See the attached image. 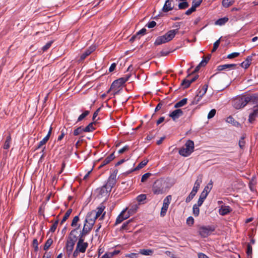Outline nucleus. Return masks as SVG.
Masks as SVG:
<instances>
[{
  "mask_svg": "<svg viewBox=\"0 0 258 258\" xmlns=\"http://www.w3.org/2000/svg\"><path fill=\"white\" fill-rule=\"evenodd\" d=\"M96 219L95 216L92 215V211H91L87 214L85 220H87V222L90 223V220H91L93 221V224L94 225Z\"/></svg>",
  "mask_w": 258,
  "mask_h": 258,
  "instance_id": "c756f323",
  "label": "nucleus"
},
{
  "mask_svg": "<svg viewBox=\"0 0 258 258\" xmlns=\"http://www.w3.org/2000/svg\"><path fill=\"white\" fill-rule=\"evenodd\" d=\"M230 212V208L228 206H222L219 210L220 215L224 216L227 215Z\"/></svg>",
  "mask_w": 258,
  "mask_h": 258,
  "instance_id": "412c9836",
  "label": "nucleus"
},
{
  "mask_svg": "<svg viewBox=\"0 0 258 258\" xmlns=\"http://www.w3.org/2000/svg\"><path fill=\"white\" fill-rule=\"evenodd\" d=\"M94 50V47H90L86 50L80 56V60H84L87 56L89 55Z\"/></svg>",
  "mask_w": 258,
  "mask_h": 258,
  "instance_id": "4be33fe9",
  "label": "nucleus"
},
{
  "mask_svg": "<svg viewBox=\"0 0 258 258\" xmlns=\"http://www.w3.org/2000/svg\"><path fill=\"white\" fill-rule=\"evenodd\" d=\"M252 59V56H248L247 57L246 59L240 63V66L242 68L244 69H247L249 67L250 64H251V61Z\"/></svg>",
  "mask_w": 258,
  "mask_h": 258,
  "instance_id": "aec40b11",
  "label": "nucleus"
},
{
  "mask_svg": "<svg viewBox=\"0 0 258 258\" xmlns=\"http://www.w3.org/2000/svg\"><path fill=\"white\" fill-rule=\"evenodd\" d=\"M48 140L49 139H48L47 137H45L41 141L39 142L37 149L40 148L41 146L45 144Z\"/></svg>",
  "mask_w": 258,
  "mask_h": 258,
  "instance_id": "09e8293b",
  "label": "nucleus"
},
{
  "mask_svg": "<svg viewBox=\"0 0 258 258\" xmlns=\"http://www.w3.org/2000/svg\"><path fill=\"white\" fill-rule=\"evenodd\" d=\"M178 33V29L175 30H171L168 31L164 35L168 42L171 41L175 37V35Z\"/></svg>",
  "mask_w": 258,
  "mask_h": 258,
  "instance_id": "dca6fc26",
  "label": "nucleus"
},
{
  "mask_svg": "<svg viewBox=\"0 0 258 258\" xmlns=\"http://www.w3.org/2000/svg\"><path fill=\"white\" fill-rule=\"evenodd\" d=\"M156 25V23L154 21H152L149 22L147 25L146 26L149 28H154Z\"/></svg>",
  "mask_w": 258,
  "mask_h": 258,
  "instance_id": "338daca9",
  "label": "nucleus"
},
{
  "mask_svg": "<svg viewBox=\"0 0 258 258\" xmlns=\"http://www.w3.org/2000/svg\"><path fill=\"white\" fill-rule=\"evenodd\" d=\"M192 212H193V214L195 215V216H196V217L198 216L200 214L199 206L194 205L193 206V208H192Z\"/></svg>",
  "mask_w": 258,
  "mask_h": 258,
  "instance_id": "c03bdc74",
  "label": "nucleus"
},
{
  "mask_svg": "<svg viewBox=\"0 0 258 258\" xmlns=\"http://www.w3.org/2000/svg\"><path fill=\"white\" fill-rule=\"evenodd\" d=\"M151 175V173H149V172H148V173H146L145 174H144V175H143V176H142V178H141V182H145Z\"/></svg>",
  "mask_w": 258,
  "mask_h": 258,
  "instance_id": "3c124183",
  "label": "nucleus"
},
{
  "mask_svg": "<svg viewBox=\"0 0 258 258\" xmlns=\"http://www.w3.org/2000/svg\"><path fill=\"white\" fill-rule=\"evenodd\" d=\"M105 209V207L103 205H101L98 207L97 209V211L92 210V215L95 216L96 218L97 219L103 213Z\"/></svg>",
  "mask_w": 258,
  "mask_h": 258,
  "instance_id": "a211bd4d",
  "label": "nucleus"
},
{
  "mask_svg": "<svg viewBox=\"0 0 258 258\" xmlns=\"http://www.w3.org/2000/svg\"><path fill=\"white\" fill-rule=\"evenodd\" d=\"M215 230V228L212 226H202L199 229V234L203 237L208 236Z\"/></svg>",
  "mask_w": 258,
  "mask_h": 258,
  "instance_id": "0eeeda50",
  "label": "nucleus"
},
{
  "mask_svg": "<svg viewBox=\"0 0 258 258\" xmlns=\"http://www.w3.org/2000/svg\"><path fill=\"white\" fill-rule=\"evenodd\" d=\"M245 146L244 138L241 137L239 141V146L241 149H243Z\"/></svg>",
  "mask_w": 258,
  "mask_h": 258,
  "instance_id": "e2e57ef3",
  "label": "nucleus"
},
{
  "mask_svg": "<svg viewBox=\"0 0 258 258\" xmlns=\"http://www.w3.org/2000/svg\"><path fill=\"white\" fill-rule=\"evenodd\" d=\"M252 253V246L250 244H248L247 245L246 254L248 258H251Z\"/></svg>",
  "mask_w": 258,
  "mask_h": 258,
  "instance_id": "a18cd8bd",
  "label": "nucleus"
},
{
  "mask_svg": "<svg viewBox=\"0 0 258 258\" xmlns=\"http://www.w3.org/2000/svg\"><path fill=\"white\" fill-rule=\"evenodd\" d=\"M258 117V105L253 108L252 113L249 114L248 118V122L252 123L255 120V118Z\"/></svg>",
  "mask_w": 258,
  "mask_h": 258,
  "instance_id": "ddd939ff",
  "label": "nucleus"
},
{
  "mask_svg": "<svg viewBox=\"0 0 258 258\" xmlns=\"http://www.w3.org/2000/svg\"><path fill=\"white\" fill-rule=\"evenodd\" d=\"M173 8V1L172 0H167L163 6L162 11L163 12L166 13L172 10Z\"/></svg>",
  "mask_w": 258,
  "mask_h": 258,
  "instance_id": "4468645a",
  "label": "nucleus"
},
{
  "mask_svg": "<svg viewBox=\"0 0 258 258\" xmlns=\"http://www.w3.org/2000/svg\"><path fill=\"white\" fill-rule=\"evenodd\" d=\"M171 200V196L169 195L167 196L163 200V203L162 205V207L161 208L160 215L161 217H164L168 210L169 205L170 203V201Z\"/></svg>",
  "mask_w": 258,
  "mask_h": 258,
  "instance_id": "1a4fd4ad",
  "label": "nucleus"
},
{
  "mask_svg": "<svg viewBox=\"0 0 258 258\" xmlns=\"http://www.w3.org/2000/svg\"><path fill=\"white\" fill-rule=\"evenodd\" d=\"M11 141V137L10 135H9L6 139V140L4 145V148L5 149H8L10 147V143Z\"/></svg>",
  "mask_w": 258,
  "mask_h": 258,
  "instance_id": "4c0bfd02",
  "label": "nucleus"
},
{
  "mask_svg": "<svg viewBox=\"0 0 258 258\" xmlns=\"http://www.w3.org/2000/svg\"><path fill=\"white\" fill-rule=\"evenodd\" d=\"M116 183V175L111 174L109 177L107 182L104 184L108 190H111L112 188Z\"/></svg>",
  "mask_w": 258,
  "mask_h": 258,
  "instance_id": "9b49d317",
  "label": "nucleus"
},
{
  "mask_svg": "<svg viewBox=\"0 0 258 258\" xmlns=\"http://www.w3.org/2000/svg\"><path fill=\"white\" fill-rule=\"evenodd\" d=\"M228 18L225 17L219 19L215 22V24L218 25L222 26L224 25L228 21Z\"/></svg>",
  "mask_w": 258,
  "mask_h": 258,
  "instance_id": "cd10ccee",
  "label": "nucleus"
},
{
  "mask_svg": "<svg viewBox=\"0 0 258 258\" xmlns=\"http://www.w3.org/2000/svg\"><path fill=\"white\" fill-rule=\"evenodd\" d=\"M234 3V0H223L222 4V6L225 8H228L233 5Z\"/></svg>",
  "mask_w": 258,
  "mask_h": 258,
  "instance_id": "72a5a7b5",
  "label": "nucleus"
},
{
  "mask_svg": "<svg viewBox=\"0 0 258 258\" xmlns=\"http://www.w3.org/2000/svg\"><path fill=\"white\" fill-rule=\"evenodd\" d=\"M138 253H130L125 254V257L130 258H138Z\"/></svg>",
  "mask_w": 258,
  "mask_h": 258,
  "instance_id": "0e129e2a",
  "label": "nucleus"
},
{
  "mask_svg": "<svg viewBox=\"0 0 258 258\" xmlns=\"http://www.w3.org/2000/svg\"><path fill=\"white\" fill-rule=\"evenodd\" d=\"M78 237H79L76 248L81 253H84L88 246V243L84 241L85 237L80 235H78Z\"/></svg>",
  "mask_w": 258,
  "mask_h": 258,
  "instance_id": "423d86ee",
  "label": "nucleus"
},
{
  "mask_svg": "<svg viewBox=\"0 0 258 258\" xmlns=\"http://www.w3.org/2000/svg\"><path fill=\"white\" fill-rule=\"evenodd\" d=\"M197 192L195 191V190H191V191L190 192L188 196L186 198L185 202L186 203H189L190 202L192 199L194 198V197L196 196Z\"/></svg>",
  "mask_w": 258,
  "mask_h": 258,
  "instance_id": "ea45409f",
  "label": "nucleus"
},
{
  "mask_svg": "<svg viewBox=\"0 0 258 258\" xmlns=\"http://www.w3.org/2000/svg\"><path fill=\"white\" fill-rule=\"evenodd\" d=\"M220 43V38H219L218 40H217L216 42H214L213 45V48L212 50V52H215L218 47H219Z\"/></svg>",
  "mask_w": 258,
  "mask_h": 258,
  "instance_id": "603ef678",
  "label": "nucleus"
},
{
  "mask_svg": "<svg viewBox=\"0 0 258 258\" xmlns=\"http://www.w3.org/2000/svg\"><path fill=\"white\" fill-rule=\"evenodd\" d=\"M84 128H83L82 126L78 127L74 131V136H78L81 134H82L84 132Z\"/></svg>",
  "mask_w": 258,
  "mask_h": 258,
  "instance_id": "49530a36",
  "label": "nucleus"
},
{
  "mask_svg": "<svg viewBox=\"0 0 258 258\" xmlns=\"http://www.w3.org/2000/svg\"><path fill=\"white\" fill-rule=\"evenodd\" d=\"M226 121L228 123H230L235 126H238V125H239V123L238 121H236L234 119V118L231 116H229V117H228L227 118Z\"/></svg>",
  "mask_w": 258,
  "mask_h": 258,
  "instance_id": "7c9ffc66",
  "label": "nucleus"
},
{
  "mask_svg": "<svg viewBox=\"0 0 258 258\" xmlns=\"http://www.w3.org/2000/svg\"><path fill=\"white\" fill-rule=\"evenodd\" d=\"M196 11V8L192 5V6L188 10H187L185 14L186 15H190L192 13L194 12L195 11Z\"/></svg>",
  "mask_w": 258,
  "mask_h": 258,
  "instance_id": "4d7b16f0",
  "label": "nucleus"
},
{
  "mask_svg": "<svg viewBox=\"0 0 258 258\" xmlns=\"http://www.w3.org/2000/svg\"><path fill=\"white\" fill-rule=\"evenodd\" d=\"M72 212V209H69L66 213H65L64 216L62 218V219L61 220L60 222V224H62L63 222H64L69 217L71 214Z\"/></svg>",
  "mask_w": 258,
  "mask_h": 258,
  "instance_id": "473e14b6",
  "label": "nucleus"
},
{
  "mask_svg": "<svg viewBox=\"0 0 258 258\" xmlns=\"http://www.w3.org/2000/svg\"><path fill=\"white\" fill-rule=\"evenodd\" d=\"M58 220H56L53 223V224L52 225V226H51L50 229H49V231L51 232H54L56 228H57V225H58Z\"/></svg>",
  "mask_w": 258,
  "mask_h": 258,
  "instance_id": "8fccbe9b",
  "label": "nucleus"
},
{
  "mask_svg": "<svg viewBox=\"0 0 258 258\" xmlns=\"http://www.w3.org/2000/svg\"><path fill=\"white\" fill-rule=\"evenodd\" d=\"M183 114L182 110L180 109H177L169 114V116L173 120H175Z\"/></svg>",
  "mask_w": 258,
  "mask_h": 258,
  "instance_id": "2eb2a0df",
  "label": "nucleus"
},
{
  "mask_svg": "<svg viewBox=\"0 0 258 258\" xmlns=\"http://www.w3.org/2000/svg\"><path fill=\"white\" fill-rule=\"evenodd\" d=\"M147 199V195L146 194H141L138 196L136 198V200L137 202L139 204H144L145 203V201Z\"/></svg>",
  "mask_w": 258,
  "mask_h": 258,
  "instance_id": "bb28decb",
  "label": "nucleus"
},
{
  "mask_svg": "<svg viewBox=\"0 0 258 258\" xmlns=\"http://www.w3.org/2000/svg\"><path fill=\"white\" fill-rule=\"evenodd\" d=\"M79 226L77 228H74L70 232L68 237L65 248L66 252L69 256L72 253L76 242L78 240V234L79 233Z\"/></svg>",
  "mask_w": 258,
  "mask_h": 258,
  "instance_id": "f257e3e1",
  "label": "nucleus"
},
{
  "mask_svg": "<svg viewBox=\"0 0 258 258\" xmlns=\"http://www.w3.org/2000/svg\"><path fill=\"white\" fill-rule=\"evenodd\" d=\"M194 223V219L192 217H189L186 219V224L189 226H191Z\"/></svg>",
  "mask_w": 258,
  "mask_h": 258,
  "instance_id": "bf43d9fd",
  "label": "nucleus"
},
{
  "mask_svg": "<svg viewBox=\"0 0 258 258\" xmlns=\"http://www.w3.org/2000/svg\"><path fill=\"white\" fill-rule=\"evenodd\" d=\"M211 58V55H208L206 57H203L202 60L200 63V66H202V67H204L206 65V64L208 63L209 60H210Z\"/></svg>",
  "mask_w": 258,
  "mask_h": 258,
  "instance_id": "a19ab883",
  "label": "nucleus"
},
{
  "mask_svg": "<svg viewBox=\"0 0 258 258\" xmlns=\"http://www.w3.org/2000/svg\"><path fill=\"white\" fill-rule=\"evenodd\" d=\"M130 217V215L126 212V209L123 210L118 216L115 221V224H118L122 222L123 220L127 219Z\"/></svg>",
  "mask_w": 258,
  "mask_h": 258,
  "instance_id": "f8f14e48",
  "label": "nucleus"
},
{
  "mask_svg": "<svg viewBox=\"0 0 258 258\" xmlns=\"http://www.w3.org/2000/svg\"><path fill=\"white\" fill-rule=\"evenodd\" d=\"M110 191V190H108L107 188V187L104 185L102 186L99 187L96 189V193L97 194V196L98 198H102L103 197H107L108 195V193Z\"/></svg>",
  "mask_w": 258,
  "mask_h": 258,
  "instance_id": "9d476101",
  "label": "nucleus"
},
{
  "mask_svg": "<svg viewBox=\"0 0 258 258\" xmlns=\"http://www.w3.org/2000/svg\"><path fill=\"white\" fill-rule=\"evenodd\" d=\"M166 42H168V41H167L166 38L163 35L162 36H159L156 38L154 42V44L155 45H159L165 43Z\"/></svg>",
  "mask_w": 258,
  "mask_h": 258,
  "instance_id": "5701e85b",
  "label": "nucleus"
},
{
  "mask_svg": "<svg viewBox=\"0 0 258 258\" xmlns=\"http://www.w3.org/2000/svg\"><path fill=\"white\" fill-rule=\"evenodd\" d=\"M239 54L240 53L239 52H233V53H231L228 54L227 56V58H228L229 59H232V58L237 57L239 55Z\"/></svg>",
  "mask_w": 258,
  "mask_h": 258,
  "instance_id": "052dcab7",
  "label": "nucleus"
},
{
  "mask_svg": "<svg viewBox=\"0 0 258 258\" xmlns=\"http://www.w3.org/2000/svg\"><path fill=\"white\" fill-rule=\"evenodd\" d=\"M146 29L144 28L139 31L136 33L138 37V38H140V36L144 35L146 34Z\"/></svg>",
  "mask_w": 258,
  "mask_h": 258,
  "instance_id": "6e6d98bb",
  "label": "nucleus"
},
{
  "mask_svg": "<svg viewBox=\"0 0 258 258\" xmlns=\"http://www.w3.org/2000/svg\"><path fill=\"white\" fill-rule=\"evenodd\" d=\"M147 163H148L147 160H145L142 161L140 163H139L138 164V165L136 167V168L134 169V170H139V169H140L143 168L145 166H146L147 165Z\"/></svg>",
  "mask_w": 258,
  "mask_h": 258,
  "instance_id": "de8ad7c7",
  "label": "nucleus"
},
{
  "mask_svg": "<svg viewBox=\"0 0 258 258\" xmlns=\"http://www.w3.org/2000/svg\"><path fill=\"white\" fill-rule=\"evenodd\" d=\"M33 246L34 248V250L37 251L38 250V242L37 239H34L33 240Z\"/></svg>",
  "mask_w": 258,
  "mask_h": 258,
  "instance_id": "680f3d73",
  "label": "nucleus"
},
{
  "mask_svg": "<svg viewBox=\"0 0 258 258\" xmlns=\"http://www.w3.org/2000/svg\"><path fill=\"white\" fill-rule=\"evenodd\" d=\"M236 66V64L234 63L220 65L217 67V70L219 71H221L223 70L234 69Z\"/></svg>",
  "mask_w": 258,
  "mask_h": 258,
  "instance_id": "f3484780",
  "label": "nucleus"
},
{
  "mask_svg": "<svg viewBox=\"0 0 258 258\" xmlns=\"http://www.w3.org/2000/svg\"><path fill=\"white\" fill-rule=\"evenodd\" d=\"M202 97H203V96H202L201 94L198 93L197 94V95L194 98L191 104V105L197 104L199 103V102L201 100Z\"/></svg>",
  "mask_w": 258,
  "mask_h": 258,
  "instance_id": "58836bf2",
  "label": "nucleus"
},
{
  "mask_svg": "<svg viewBox=\"0 0 258 258\" xmlns=\"http://www.w3.org/2000/svg\"><path fill=\"white\" fill-rule=\"evenodd\" d=\"M216 110L215 109H213L210 111L208 114V118L211 119L213 118L216 114Z\"/></svg>",
  "mask_w": 258,
  "mask_h": 258,
  "instance_id": "5fc2aeb1",
  "label": "nucleus"
},
{
  "mask_svg": "<svg viewBox=\"0 0 258 258\" xmlns=\"http://www.w3.org/2000/svg\"><path fill=\"white\" fill-rule=\"evenodd\" d=\"M194 142L188 140L185 143L184 146L179 149L178 153L183 157H188L194 152Z\"/></svg>",
  "mask_w": 258,
  "mask_h": 258,
  "instance_id": "7ed1b4c3",
  "label": "nucleus"
},
{
  "mask_svg": "<svg viewBox=\"0 0 258 258\" xmlns=\"http://www.w3.org/2000/svg\"><path fill=\"white\" fill-rule=\"evenodd\" d=\"M187 98L182 99V100H180L174 105V107L178 108L182 106H183L187 103Z\"/></svg>",
  "mask_w": 258,
  "mask_h": 258,
  "instance_id": "c85d7f7f",
  "label": "nucleus"
},
{
  "mask_svg": "<svg viewBox=\"0 0 258 258\" xmlns=\"http://www.w3.org/2000/svg\"><path fill=\"white\" fill-rule=\"evenodd\" d=\"M181 2L178 4V9L180 10L185 9L189 6L188 3L186 1H181Z\"/></svg>",
  "mask_w": 258,
  "mask_h": 258,
  "instance_id": "e433bc0d",
  "label": "nucleus"
},
{
  "mask_svg": "<svg viewBox=\"0 0 258 258\" xmlns=\"http://www.w3.org/2000/svg\"><path fill=\"white\" fill-rule=\"evenodd\" d=\"M115 158V156L114 153H112L107 156L101 163L100 167H103L105 165L108 164L110 161H111Z\"/></svg>",
  "mask_w": 258,
  "mask_h": 258,
  "instance_id": "b1692460",
  "label": "nucleus"
},
{
  "mask_svg": "<svg viewBox=\"0 0 258 258\" xmlns=\"http://www.w3.org/2000/svg\"><path fill=\"white\" fill-rule=\"evenodd\" d=\"M256 97L244 94L237 96L233 101V106L236 109H240L245 107L250 102L254 103Z\"/></svg>",
  "mask_w": 258,
  "mask_h": 258,
  "instance_id": "f03ea898",
  "label": "nucleus"
},
{
  "mask_svg": "<svg viewBox=\"0 0 258 258\" xmlns=\"http://www.w3.org/2000/svg\"><path fill=\"white\" fill-rule=\"evenodd\" d=\"M128 149H129V147L128 146L126 145V146H124L123 148L119 149L118 150V152L119 154H122L124 152L128 150Z\"/></svg>",
  "mask_w": 258,
  "mask_h": 258,
  "instance_id": "774afa93",
  "label": "nucleus"
},
{
  "mask_svg": "<svg viewBox=\"0 0 258 258\" xmlns=\"http://www.w3.org/2000/svg\"><path fill=\"white\" fill-rule=\"evenodd\" d=\"M154 251L151 249H141L139 253L144 255H152Z\"/></svg>",
  "mask_w": 258,
  "mask_h": 258,
  "instance_id": "393cba45",
  "label": "nucleus"
},
{
  "mask_svg": "<svg viewBox=\"0 0 258 258\" xmlns=\"http://www.w3.org/2000/svg\"><path fill=\"white\" fill-rule=\"evenodd\" d=\"M191 83L188 79H184L182 81L181 85L183 88H187L190 85Z\"/></svg>",
  "mask_w": 258,
  "mask_h": 258,
  "instance_id": "79ce46f5",
  "label": "nucleus"
},
{
  "mask_svg": "<svg viewBox=\"0 0 258 258\" xmlns=\"http://www.w3.org/2000/svg\"><path fill=\"white\" fill-rule=\"evenodd\" d=\"M52 41H49L47 42L43 47L42 50L43 51L47 50L51 46L52 44Z\"/></svg>",
  "mask_w": 258,
  "mask_h": 258,
  "instance_id": "69168bd1",
  "label": "nucleus"
},
{
  "mask_svg": "<svg viewBox=\"0 0 258 258\" xmlns=\"http://www.w3.org/2000/svg\"><path fill=\"white\" fill-rule=\"evenodd\" d=\"M207 89H208V85H204L203 86V88L202 89V90L199 91V93L203 96L206 94V93L207 91Z\"/></svg>",
  "mask_w": 258,
  "mask_h": 258,
  "instance_id": "13d9d810",
  "label": "nucleus"
},
{
  "mask_svg": "<svg viewBox=\"0 0 258 258\" xmlns=\"http://www.w3.org/2000/svg\"><path fill=\"white\" fill-rule=\"evenodd\" d=\"M165 182L163 180H157L153 184L152 191L154 195H162L165 193L166 189L164 187Z\"/></svg>",
  "mask_w": 258,
  "mask_h": 258,
  "instance_id": "20e7f679",
  "label": "nucleus"
},
{
  "mask_svg": "<svg viewBox=\"0 0 258 258\" xmlns=\"http://www.w3.org/2000/svg\"><path fill=\"white\" fill-rule=\"evenodd\" d=\"M203 176L202 175H199L195 183L194 186L192 188V190H195V192H197L199 188H200V185L202 182Z\"/></svg>",
  "mask_w": 258,
  "mask_h": 258,
  "instance_id": "6ab92c4d",
  "label": "nucleus"
},
{
  "mask_svg": "<svg viewBox=\"0 0 258 258\" xmlns=\"http://www.w3.org/2000/svg\"><path fill=\"white\" fill-rule=\"evenodd\" d=\"M53 240L51 238H48L46 241L44 246V250H47L52 244Z\"/></svg>",
  "mask_w": 258,
  "mask_h": 258,
  "instance_id": "37998d69",
  "label": "nucleus"
},
{
  "mask_svg": "<svg viewBox=\"0 0 258 258\" xmlns=\"http://www.w3.org/2000/svg\"><path fill=\"white\" fill-rule=\"evenodd\" d=\"M79 220H80V218H79V215L75 216L72 221L71 226L73 227H74L75 228H77L78 226H79V228H80V224H78Z\"/></svg>",
  "mask_w": 258,
  "mask_h": 258,
  "instance_id": "a878e982",
  "label": "nucleus"
},
{
  "mask_svg": "<svg viewBox=\"0 0 258 258\" xmlns=\"http://www.w3.org/2000/svg\"><path fill=\"white\" fill-rule=\"evenodd\" d=\"M203 0H193L192 5L196 8L199 7L202 4Z\"/></svg>",
  "mask_w": 258,
  "mask_h": 258,
  "instance_id": "864d4df0",
  "label": "nucleus"
},
{
  "mask_svg": "<svg viewBox=\"0 0 258 258\" xmlns=\"http://www.w3.org/2000/svg\"><path fill=\"white\" fill-rule=\"evenodd\" d=\"M90 113V111L88 110H86L84 112H83L78 118L77 122H80L84 119L87 115Z\"/></svg>",
  "mask_w": 258,
  "mask_h": 258,
  "instance_id": "f704fd0d",
  "label": "nucleus"
},
{
  "mask_svg": "<svg viewBox=\"0 0 258 258\" xmlns=\"http://www.w3.org/2000/svg\"><path fill=\"white\" fill-rule=\"evenodd\" d=\"M92 221V220H90L89 223L87 222V220H84L83 229L82 230L79 231V233H78V235L85 237L89 234L94 226Z\"/></svg>",
  "mask_w": 258,
  "mask_h": 258,
  "instance_id": "39448f33",
  "label": "nucleus"
},
{
  "mask_svg": "<svg viewBox=\"0 0 258 258\" xmlns=\"http://www.w3.org/2000/svg\"><path fill=\"white\" fill-rule=\"evenodd\" d=\"M129 78V76H126L125 77L120 78L114 81L111 85V89L116 88V89H118L128 80Z\"/></svg>",
  "mask_w": 258,
  "mask_h": 258,
  "instance_id": "6e6552de",
  "label": "nucleus"
},
{
  "mask_svg": "<svg viewBox=\"0 0 258 258\" xmlns=\"http://www.w3.org/2000/svg\"><path fill=\"white\" fill-rule=\"evenodd\" d=\"M95 123L94 122L90 123L87 126H86L84 130V132H90L95 130V128L93 126V124Z\"/></svg>",
  "mask_w": 258,
  "mask_h": 258,
  "instance_id": "2f4dec72",
  "label": "nucleus"
},
{
  "mask_svg": "<svg viewBox=\"0 0 258 258\" xmlns=\"http://www.w3.org/2000/svg\"><path fill=\"white\" fill-rule=\"evenodd\" d=\"M212 184H213V183H212V181H210V182L208 184V185L205 187V188L202 192H205V193H206V194L208 195V194L210 192V191H211V190L212 188Z\"/></svg>",
  "mask_w": 258,
  "mask_h": 258,
  "instance_id": "c9c22d12",
  "label": "nucleus"
}]
</instances>
